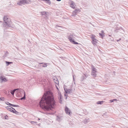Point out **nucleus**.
Here are the masks:
<instances>
[{
    "label": "nucleus",
    "mask_w": 128,
    "mask_h": 128,
    "mask_svg": "<svg viewBox=\"0 0 128 128\" xmlns=\"http://www.w3.org/2000/svg\"><path fill=\"white\" fill-rule=\"evenodd\" d=\"M56 103L52 93L50 91L45 93L39 103V105L45 110L48 111L54 108Z\"/></svg>",
    "instance_id": "nucleus-1"
},
{
    "label": "nucleus",
    "mask_w": 128,
    "mask_h": 128,
    "mask_svg": "<svg viewBox=\"0 0 128 128\" xmlns=\"http://www.w3.org/2000/svg\"><path fill=\"white\" fill-rule=\"evenodd\" d=\"M8 19L6 16H4V27L7 28L8 27H11L12 26L10 22L8 21Z\"/></svg>",
    "instance_id": "nucleus-2"
},
{
    "label": "nucleus",
    "mask_w": 128,
    "mask_h": 128,
    "mask_svg": "<svg viewBox=\"0 0 128 128\" xmlns=\"http://www.w3.org/2000/svg\"><path fill=\"white\" fill-rule=\"evenodd\" d=\"M16 92V94L18 97L22 96V95L24 93L23 90L21 89L17 88Z\"/></svg>",
    "instance_id": "nucleus-3"
},
{
    "label": "nucleus",
    "mask_w": 128,
    "mask_h": 128,
    "mask_svg": "<svg viewBox=\"0 0 128 128\" xmlns=\"http://www.w3.org/2000/svg\"><path fill=\"white\" fill-rule=\"evenodd\" d=\"M27 0H19L17 4L18 5L21 6L22 4H28L29 2L26 1Z\"/></svg>",
    "instance_id": "nucleus-4"
},
{
    "label": "nucleus",
    "mask_w": 128,
    "mask_h": 128,
    "mask_svg": "<svg viewBox=\"0 0 128 128\" xmlns=\"http://www.w3.org/2000/svg\"><path fill=\"white\" fill-rule=\"evenodd\" d=\"M115 28H116V29L115 30L114 32H119V31H121L120 32L123 34L124 32V31L123 29L121 27H120L119 28L116 26V27H115Z\"/></svg>",
    "instance_id": "nucleus-5"
},
{
    "label": "nucleus",
    "mask_w": 128,
    "mask_h": 128,
    "mask_svg": "<svg viewBox=\"0 0 128 128\" xmlns=\"http://www.w3.org/2000/svg\"><path fill=\"white\" fill-rule=\"evenodd\" d=\"M75 35L73 34L70 35L68 37V38L70 42H72V40H74V39L75 38Z\"/></svg>",
    "instance_id": "nucleus-6"
},
{
    "label": "nucleus",
    "mask_w": 128,
    "mask_h": 128,
    "mask_svg": "<svg viewBox=\"0 0 128 128\" xmlns=\"http://www.w3.org/2000/svg\"><path fill=\"white\" fill-rule=\"evenodd\" d=\"M64 89L65 92L67 93L71 94L72 92V89L71 88L70 89H67L65 88V87H64Z\"/></svg>",
    "instance_id": "nucleus-7"
},
{
    "label": "nucleus",
    "mask_w": 128,
    "mask_h": 128,
    "mask_svg": "<svg viewBox=\"0 0 128 128\" xmlns=\"http://www.w3.org/2000/svg\"><path fill=\"white\" fill-rule=\"evenodd\" d=\"M65 110L66 113L68 115H70V111L69 109L66 106H65Z\"/></svg>",
    "instance_id": "nucleus-8"
},
{
    "label": "nucleus",
    "mask_w": 128,
    "mask_h": 128,
    "mask_svg": "<svg viewBox=\"0 0 128 128\" xmlns=\"http://www.w3.org/2000/svg\"><path fill=\"white\" fill-rule=\"evenodd\" d=\"M6 108L9 111L12 112V110H15V109L10 106H7L6 107Z\"/></svg>",
    "instance_id": "nucleus-9"
},
{
    "label": "nucleus",
    "mask_w": 128,
    "mask_h": 128,
    "mask_svg": "<svg viewBox=\"0 0 128 128\" xmlns=\"http://www.w3.org/2000/svg\"><path fill=\"white\" fill-rule=\"evenodd\" d=\"M92 44L94 45H96V43H97L96 41L97 40L94 38L92 37Z\"/></svg>",
    "instance_id": "nucleus-10"
},
{
    "label": "nucleus",
    "mask_w": 128,
    "mask_h": 128,
    "mask_svg": "<svg viewBox=\"0 0 128 128\" xmlns=\"http://www.w3.org/2000/svg\"><path fill=\"white\" fill-rule=\"evenodd\" d=\"M0 79L2 80V82H6L7 81L6 78L3 76H0Z\"/></svg>",
    "instance_id": "nucleus-11"
},
{
    "label": "nucleus",
    "mask_w": 128,
    "mask_h": 128,
    "mask_svg": "<svg viewBox=\"0 0 128 128\" xmlns=\"http://www.w3.org/2000/svg\"><path fill=\"white\" fill-rule=\"evenodd\" d=\"M88 76L85 74H84V76H82L80 78V80L82 81L84 80Z\"/></svg>",
    "instance_id": "nucleus-12"
},
{
    "label": "nucleus",
    "mask_w": 128,
    "mask_h": 128,
    "mask_svg": "<svg viewBox=\"0 0 128 128\" xmlns=\"http://www.w3.org/2000/svg\"><path fill=\"white\" fill-rule=\"evenodd\" d=\"M80 9H76L75 10L73 11L72 14V16H74L75 15H76V13L78 12V11H79Z\"/></svg>",
    "instance_id": "nucleus-13"
},
{
    "label": "nucleus",
    "mask_w": 128,
    "mask_h": 128,
    "mask_svg": "<svg viewBox=\"0 0 128 128\" xmlns=\"http://www.w3.org/2000/svg\"><path fill=\"white\" fill-rule=\"evenodd\" d=\"M92 73H96L97 72L96 69L94 68L93 66H92Z\"/></svg>",
    "instance_id": "nucleus-14"
},
{
    "label": "nucleus",
    "mask_w": 128,
    "mask_h": 128,
    "mask_svg": "<svg viewBox=\"0 0 128 128\" xmlns=\"http://www.w3.org/2000/svg\"><path fill=\"white\" fill-rule=\"evenodd\" d=\"M75 4L74 2L72 1H71L70 2L71 7L74 8H75Z\"/></svg>",
    "instance_id": "nucleus-15"
},
{
    "label": "nucleus",
    "mask_w": 128,
    "mask_h": 128,
    "mask_svg": "<svg viewBox=\"0 0 128 128\" xmlns=\"http://www.w3.org/2000/svg\"><path fill=\"white\" fill-rule=\"evenodd\" d=\"M57 120L58 121H60L62 120V116H57Z\"/></svg>",
    "instance_id": "nucleus-16"
},
{
    "label": "nucleus",
    "mask_w": 128,
    "mask_h": 128,
    "mask_svg": "<svg viewBox=\"0 0 128 128\" xmlns=\"http://www.w3.org/2000/svg\"><path fill=\"white\" fill-rule=\"evenodd\" d=\"M89 119L88 118H86L84 120V122L85 124H86L89 122Z\"/></svg>",
    "instance_id": "nucleus-17"
},
{
    "label": "nucleus",
    "mask_w": 128,
    "mask_h": 128,
    "mask_svg": "<svg viewBox=\"0 0 128 128\" xmlns=\"http://www.w3.org/2000/svg\"><path fill=\"white\" fill-rule=\"evenodd\" d=\"M54 82H55V83L57 84H59L58 81V79L56 78V79H54Z\"/></svg>",
    "instance_id": "nucleus-18"
},
{
    "label": "nucleus",
    "mask_w": 128,
    "mask_h": 128,
    "mask_svg": "<svg viewBox=\"0 0 128 128\" xmlns=\"http://www.w3.org/2000/svg\"><path fill=\"white\" fill-rule=\"evenodd\" d=\"M17 89H14L10 93L11 94L13 95H14V92L16 91L17 90Z\"/></svg>",
    "instance_id": "nucleus-19"
},
{
    "label": "nucleus",
    "mask_w": 128,
    "mask_h": 128,
    "mask_svg": "<svg viewBox=\"0 0 128 128\" xmlns=\"http://www.w3.org/2000/svg\"><path fill=\"white\" fill-rule=\"evenodd\" d=\"M12 112L17 115L18 114H19V112L16 111L15 110H12Z\"/></svg>",
    "instance_id": "nucleus-20"
},
{
    "label": "nucleus",
    "mask_w": 128,
    "mask_h": 128,
    "mask_svg": "<svg viewBox=\"0 0 128 128\" xmlns=\"http://www.w3.org/2000/svg\"><path fill=\"white\" fill-rule=\"evenodd\" d=\"M58 99L60 98H62V96L61 94V93L60 92H58Z\"/></svg>",
    "instance_id": "nucleus-21"
},
{
    "label": "nucleus",
    "mask_w": 128,
    "mask_h": 128,
    "mask_svg": "<svg viewBox=\"0 0 128 128\" xmlns=\"http://www.w3.org/2000/svg\"><path fill=\"white\" fill-rule=\"evenodd\" d=\"M47 12H41V14L42 15H47Z\"/></svg>",
    "instance_id": "nucleus-22"
},
{
    "label": "nucleus",
    "mask_w": 128,
    "mask_h": 128,
    "mask_svg": "<svg viewBox=\"0 0 128 128\" xmlns=\"http://www.w3.org/2000/svg\"><path fill=\"white\" fill-rule=\"evenodd\" d=\"M26 98V95L25 92H24V96L23 97L21 98L20 100H25Z\"/></svg>",
    "instance_id": "nucleus-23"
},
{
    "label": "nucleus",
    "mask_w": 128,
    "mask_h": 128,
    "mask_svg": "<svg viewBox=\"0 0 128 128\" xmlns=\"http://www.w3.org/2000/svg\"><path fill=\"white\" fill-rule=\"evenodd\" d=\"M44 1L45 2H47V3L49 5H50L51 4L50 1V0H44Z\"/></svg>",
    "instance_id": "nucleus-24"
},
{
    "label": "nucleus",
    "mask_w": 128,
    "mask_h": 128,
    "mask_svg": "<svg viewBox=\"0 0 128 128\" xmlns=\"http://www.w3.org/2000/svg\"><path fill=\"white\" fill-rule=\"evenodd\" d=\"M104 102L103 101H98L97 102V104H102Z\"/></svg>",
    "instance_id": "nucleus-25"
},
{
    "label": "nucleus",
    "mask_w": 128,
    "mask_h": 128,
    "mask_svg": "<svg viewBox=\"0 0 128 128\" xmlns=\"http://www.w3.org/2000/svg\"><path fill=\"white\" fill-rule=\"evenodd\" d=\"M6 64L7 66H8V65L10 64H12V62H8L6 61Z\"/></svg>",
    "instance_id": "nucleus-26"
},
{
    "label": "nucleus",
    "mask_w": 128,
    "mask_h": 128,
    "mask_svg": "<svg viewBox=\"0 0 128 128\" xmlns=\"http://www.w3.org/2000/svg\"><path fill=\"white\" fill-rule=\"evenodd\" d=\"M99 34L100 36L102 38L104 36V34H103V33H99Z\"/></svg>",
    "instance_id": "nucleus-27"
},
{
    "label": "nucleus",
    "mask_w": 128,
    "mask_h": 128,
    "mask_svg": "<svg viewBox=\"0 0 128 128\" xmlns=\"http://www.w3.org/2000/svg\"><path fill=\"white\" fill-rule=\"evenodd\" d=\"M71 42L75 44H78V43L74 41V40H72V41Z\"/></svg>",
    "instance_id": "nucleus-28"
},
{
    "label": "nucleus",
    "mask_w": 128,
    "mask_h": 128,
    "mask_svg": "<svg viewBox=\"0 0 128 128\" xmlns=\"http://www.w3.org/2000/svg\"><path fill=\"white\" fill-rule=\"evenodd\" d=\"M58 99L59 100V102L61 104H62V98H60L59 99Z\"/></svg>",
    "instance_id": "nucleus-29"
},
{
    "label": "nucleus",
    "mask_w": 128,
    "mask_h": 128,
    "mask_svg": "<svg viewBox=\"0 0 128 128\" xmlns=\"http://www.w3.org/2000/svg\"><path fill=\"white\" fill-rule=\"evenodd\" d=\"M46 63H44V65L42 66L44 67H46L47 66Z\"/></svg>",
    "instance_id": "nucleus-30"
},
{
    "label": "nucleus",
    "mask_w": 128,
    "mask_h": 128,
    "mask_svg": "<svg viewBox=\"0 0 128 128\" xmlns=\"http://www.w3.org/2000/svg\"><path fill=\"white\" fill-rule=\"evenodd\" d=\"M4 97L0 98V101H4Z\"/></svg>",
    "instance_id": "nucleus-31"
},
{
    "label": "nucleus",
    "mask_w": 128,
    "mask_h": 128,
    "mask_svg": "<svg viewBox=\"0 0 128 128\" xmlns=\"http://www.w3.org/2000/svg\"><path fill=\"white\" fill-rule=\"evenodd\" d=\"M6 104H7L8 105H9V106H11V104L9 103V102H6Z\"/></svg>",
    "instance_id": "nucleus-32"
},
{
    "label": "nucleus",
    "mask_w": 128,
    "mask_h": 128,
    "mask_svg": "<svg viewBox=\"0 0 128 128\" xmlns=\"http://www.w3.org/2000/svg\"><path fill=\"white\" fill-rule=\"evenodd\" d=\"M92 75L94 77H96V73H92Z\"/></svg>",
    "instance_id": "nucleus-33"
},
{
    "label": "nucleus",
    "mask_w": 128,
    "mask_h": 128,
    "mask_svg": "<svg viewBox=\"0 0 128 128\" xmlns=\"http://www.w3.org/2000/svg\"><path fill=\"white\" fill-rule=\"evenodd\" d=\"M8 116L7 115H6L4 117V118L6 120H8Z\"/></svg>",
    "instance_id": "nucleus-34"
},
{
    "label": "nucleus",
    "mask_w": 128,
    "mask_h": 128,
    "mask_svg": "<svg viewBox=\"0 0 128 128\" xmlns=\"http://www.w3.org/2000/svg\"><path fill=\"white\" fill-rule=\"evenodd\" d=\"M118 100H117L116 99H112V102H113L114 101H118Z\"/></svg>",
    "instance_id": "nucleus-35"
},
{
    "label": "nucleus",
    "mask_w": 128,
    "mask_h": 128,
    "mask_svg": "<svg viewBox=\"0 0 128 128\" xmlns=\"http://www.w3.org/2000/svg\"><path fill=\"white\" fill-rule=\"evenodd\" d=\"M36 122H34V121H31V123L32 124H34V123H36Z\"/></svg>",
    "instance_id": "nucleus-36"
},
{
    "label": "nucleus",
    "mask_w": 128,
    "mask_h": 128,
    "mask_svg": "<svg viewBox=\"0 0 128 128\" xmlns=\"http://www.w3.org/2000/svg\"><path fill=\"white\" fill-rule=\"evenodd\" d=\"M11 106H12L13 107H15V105H14L11 104Z\"/></svg>",
    "instance_id": "nucleus-37"
},
{
    "label": "nucleus",
    "mask_w": 128,
    "mask_h": 128,
    "mask_svg": "<svg viewBox=\"0 0 128 128\" xmlns=\"http://www.w3.org/2000/svg\"><path fill=\"white\" fill-rule=\"evenodd\" d=\"M74 75H73V76H72L73 80L74 81Z\"/></svg>",
    "instance_id": "nucleus-38"
},
{
    "label": "nucleus",
    "mask_w": 128,
    "mask_h": 128,
    "mask_svg": "<svg viewBox=\"0 0 128 128\" xmlns=\"http://www.w3.org/2000/svg\"><path fill=\"white\" fill-rule=\"evenodd\" d=\"M121 40V38H120L118 40H116V41L118 42L119 41H120V40Z\"/></svg>",
    "instance_id": "nucleus-39"
},
{
    "label": "nucleus",
    "mask_w": 128,
    "mask_h": 128,
    "mask_svg": "<svg viewBox=\"0 0 128 128\" xmlns=\"http://www.w3.org/2000/svg\"><path fill=\"white\" fill-rule=\"evenodd\" d=\"M27 1L29 3V2H31V0H27Z\"/></svg>",
    "instance_id": "nucleus-40"
},
{
    "label": "nucleus",
    "mask_w": 128,
    "mask_h": 128,
    "mask_svg": "<svg viewBox=\"0 0 128 128\" xmlns=\"http://www.w3.org/2000/svg\"><path fill=\"white\" fill-rule=\"evenodd\" d=\"M15 107H19V106L18 105H15Z\"/></svg>",
    "instance_id": "nucleus-41"
},
{
    "label": "nucleus",
    "mask_w": 128,
    "mask_h": 128,
    "mask_svg": "<svg viewBox=\"0 0 128 128\" xmlns=\"http://www.w3.org/2000/svg\"><path fill=\"white\" fill-rule=\"evenodd\" d=\"M110 102H112V100H110Z\"/></svg>",
    "instance_id": "nucleus-42"
},
{
    "label": "nucleus",
    "mask_w": 128,
    "mask_h": 128,
    "mask_svg": "<svg viewBox=\"0 0 128 128\" xmlns=\"http://www.w3.org/2000/svg\"><path fill=\"white\" fill-rule=\"evenodd\" d=\"M61 0H56L57 1H61Z\"/></svg>",
    "instance_id": "nucleus-43"
},
{
    "label": "nucleus",
    "mask_w": 128,
    "mask_h": 128,
    "mask_svg": "<svg viewBox=\"0 0 128 128\" xmlns=\"http://www.w3.org/2000/svg\"><path fill=\"white\" fill-rule=\"evenodd\" d=\"M44 63H40V64H43Z\"/></svg>",
    "instance_id": "nucleus-44"
},
{
    "label": "nucleus",
    "mask_w": 128,
    "mask_h": 128,
    "mask_svg": "<svg viewBox=\"0 0 128 128\" xmlns=\"http://www.w3.org/2000/svg\"><path fill=\"white\" fill-rule=\"evenodd\" d=\"M56 87V88H57L58 90V87Z\"/></svg>",
    "instance_id": "nucleus-45"
},
{
    "label": "nucleus",
    "mask_w": 128,
    "mask_h": 128,
    "mask_svg": "<svg viewBox=\"0 0 128 128\" xmlns=\"http://www.w3.org/2000/svg\"><path fill=\"white\" fill-rule=\"evenodd\" d=\"M101 32L103 33V32L104 31L103 30H102Z\"/></svg>",
    "instance_id": "nucleus-46"
},
{
    "label": "nucleus",
    "mask_w": 128,
    "mask_h": 128,
    "mask_svg": "<svg viewBox=\"0 0 128 128\" xmlns=\"http://www.w3.org/2000/svg\"><path fill=\"white\" fill-rule=\"evenodd\" d=\"M113 72L114 73V74H114V73H116V72Z\"/></svg>",
    "instance_id": "nucleus-47"
},
{
    "label": "nucleus",
    "mask_w": 128,
    "mask_h": 128,
    "mask_svg": "<svg viewBox=\"0 0 128 128\" xmlns=\"http://www.w3.org/2000/svg\"><path fill=\"white\" fill-rule=\"evenodd\" d=\"M67 97H66V99H67Z\"/></svg>",
    "instance_id": "nucleus-48"
},
{
    "label": "nucleus",
    "mask_w": 128,
    "mask_h": 128,
    "mask_svg": "<svg viewBox=\"0 0 128 128\" xmlns=\"http://www.w3.org/2000/svg\"><path fill=\"white\" fill-rule=\"evenodd\" d=\"M38 120H40V118H38Z\"/></svg>",
    "instance_id": "nucleus-49"
},
{
    "label": "nucleus",
    "mask_w": 128,
    "mask_h": 128,
    "mask_svg": "<svg viewBox=\"0 0 128 128\" xmlns=\"http://www.w3.org/2000/svg\"><path fill=\"white\" fill-rule=\"evenodd\" d=\"M112 94H113V92H112Z\"/></svg>",
    "instance_id": "nucleus-50"
},
{
    "label": "nucleus",
    "mask_w": 128,
    "mask_h": 128,
    "mask_svg": "<svg viewBox=\"0 0 128 128\" xmlns=\"http://www.w3.org/2000/svg\"><path fill=\"white\" fill-rule=\"evenodd\" d=\"M0 22H1V21H0Z\"/></svg>",
    "instance_id": "nucleus-51"
}]
</instances>
